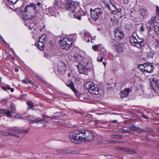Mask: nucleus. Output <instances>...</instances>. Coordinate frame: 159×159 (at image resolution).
I'll list each match as a JSON object with an SVG mask.
<instances>
[{
	"label": "nucleus",
	"instance_id": "f257e3e1",
	"mask_svg": "<svg viewBox=\"0 0 159 159\" xmlns=\"http://www.w3.org/2000/svg\"><path fill=\"white\" fill-rule=\"evenodd\" d=\"M42 6L41 3L39 2L36 4L33 3L27 4L24 9V11L22 12V18L25 20H29L35 17Z\"/></svg>",
	"mask_w": 159,
	"mask_h": 159
},
{
	"label": "nucleus",
	"instance_id": "f03ea898",
	"mask_svg": "<svg viewBox=\"0 0 159 159\" xmlns=\"http://www.w3.org/2000/svg\"><path fill=\"white\" fill-rule=\"evenodd\" d=\"M77 4L74 2L71 1H68L65 5L66 9L70 11L72 13L71 14L70 13V15L73 16V17L80 20L81 18L80 16H76L74 14V12L77 11Z\"/></svg>",
	"mask_w": 159,
	"mask_h": 159
},
{
	"label": "nucleus",
	"instance_id": "7ed1b4c3",
	"mask_svg": "<svg viewBox=\"0 0 159 159\" xmlns=\"http://www.w3.org/2000/svg\"><path fill=\"white\" fill-rule=\"evenodd\" d=\"M84 87L89 93L96 95L99 94L100 90L98 86L95 85L92 82L89 81L87 82L85 84Z\"/></svg>",
	"mask_w": 159,
	"mask_h": 159
},
{
	"label": "nucleus",
	"instance_id": "20e7f679",
	"mask_svg": "<svg viewBox=\"0 0 159 159\" xmlns=\"http://www.w3.org/2000/svg\"><path fill=\"white\" fill-rule=\"evenodd\" d=\"M77 67L79 72L81 74H87L88 70L90 68L89 62L88 60L85 61L79 62L78 65H75Z\"/></svg>",
	"mask_w": 159,
	"mask_h": 159
},
{
	"label": "nucleus",
	"instance_id": "39448f33",
	"mask_svg": "<svg viewBox=\"0 0 159 159\" xmlns=\"http://www.w3.org/2000/svg\"><path fill=\"white\" fill-rule=\"evenodd\" d=\"M130 41L132 45L135 46L139 48H142L144 45L143 40L136 37L133 35H131L130 38Z\"/></svg>",
	"mask_w": 159,
	"mask_h": 159
},
{
	"label": "nucleus",
	"instance_id": "423d86ee",
	"mask_svg": "<svg viewBox=\"0 0 159 159\" xmlns=\"http://www.w3.org/2000/svg\"><path fill=\"white\" fill-rule=\"evenodd\" d=\"M59 43L62 49L68 50L72 47V42L70 38H65L63 40H60Z\"/></svg>",
	"mask_w": 159,
	"mask_h": 159
},
{
	"label": "nucleus",
	"instance_id": "0eeeda50",
	"mask_svg": "<svg viewBox=\"0 0 159 159\" xmlns=\"http://www.w3.org/2000/svg\"><path fill=\"white\" fill-rule=\"evenodd\" d=\"M138 68L141 71H144L148 73H152L154 70V67L152 64L148 62L139 65Z\"/></svg>",
	"mask_w": 159,
	"mask_h": 159
},
{
	"label": "nucleus",
	"instance_id": "6e6552de",
	"mask_svg": "<svg viewBox=\"0 0 159 159\" xmlns=\"http://www.w3.org/2000/svg\"><path fill=\"white\" fill-rule=\"evenodd\" d=\"M60 7L58 6L57 3H54V7L48 8L46 10L47 13L48 15L56 16L59 14L57 10Z\"/></svg>",
	"mask_w": 159,
	"mask_h": 159
},
{
	"label": "nucleus",
	"instance_id": "1a4fd4ad",
	"mask_svg": "<svg viewBox=\"0 0 159 159\" xmlns=\"http://www.w3.org/2000/svg\"><path fill=\"white\" fill-rule=\"evenodd\" d=\"M157 16H153L151 17V19L149 20L146 24L147 29L148 33L151 31L153 28H154V24L156 22V19Z\"/></svg>",
	"mask_w": 159,
	"mask_h": 159
},
{
	"label": "nucleus",
	"instance_id": "9d476101",
	"mask_svg": "<svg viewBox=\"0 0 159 159\" xmlns=\"http://www.w3.org/2000/svg\"><path fill=\"white\" fill-rule=\"evenodd\" d=\"M91 17L95 20H97L99 16L102 13V10L100 8H97L94 10L90 9Z\"/></svg>",
	"mask_w": 159,
	"mask_h": 159
},
{
	"label": "nucleus",
	"instance_id": "9b49d317",
	"mask_svg": "<svg viewBox=\"0 0 159 159\" xmlns=\"http://www.w3.org/2000/svg\"><path fill=\"white\" fill-rule=\"evenodd\" d=\"M150 85L152 89L154 90L159 89V79L157 78L154 77L150 79Z\"/></svg>",
	"mask_w": 159,
	"mask_h": 159
},
{
	"label": "nucleus",
	"instance_id": "f8f14e48",
	"mask_svg": "<svg viewBox=\"0 0 159 159\" xmlns=\"http://www.w3.org/2000/svg\"><path fill=\"white\" fill-rule=\"evenodd\" d=\"M115 40L116 41H119L120 40L122 39L124 37V33L122 31L118 30L117 29H115L114 33Z\"/></svg>",
	"mask_w": 159,
	"mask_h": 159
},
{
	"label": "nucleus",
	"instance_id": "ddd939ff",
	"mask_svg": "<svg viewBox=\"0 0 159 159\" xmlns=\"http://www.w3.org/2000/svg\"><path fill=\"white\" fill-rule=\"evenodd\" d=\"M79 132L76 130L73 132L70 133L69 135V139L70 140L73 142L77 143L78 141V135Z\"/></svg>",
	"mask_w": 159,
	"mask_h": 159
},
{
	"label": "nucleus",
	"instance_id": "4468645a",
	"mask_svg": "<svg viewBox=\"0 0 159 159\" xmlns=\"http://www.w3.org/2000/svg\"><path fill=\"white\" fill-rule=\"evenodd\" d=\"M84 134L85 135L84 137V141H89L92 140L93 139V134L90 131L88 130H85Z\"/></svg>",
	"mask_w": 159,
	"mask_h": 159
},
{
	"label": "nucleus",
	"instance_id": "2eb2a0df",
	"mask_svg": "<svg viewBox=\"0 0 159 159\" xmlns=\"http://www.w3.org/2000/svg\"><path fill=\"white\" fill-rule=\"evenodd\" d=\"M31 119H32V117L30 120V122L31 123H39L41 121H42L43 122H44L45 123H46V122H48L44 118L41 119L40 118H34L33 119L31 120Z\"/></svg>",
	"mask_w": 159,
	"mask_h": 159
},
{
	"label": "nucleus",
	"instance_id": "dca6fc26",
	"mask_svg": "<svg viewBox=\"0 0 159 159\" xmlns=\"http://www.w3.org/2000/svg\"><path fill=\"white\" fill-rule=\"evenodd\" d=\"M139 14L143 18H145L148 14V11L145 8H140L139 10Z\"/></svg>",
	"mask_w": 159,
	"mask_h": 159
},
{
	"label": "nucleus",
	"instance_id": "f3484780",
	"mask_svg": "<svg viewBox=\"0 0 159 159\" xmlns=\"http://www.w3.org/2000/svg\"><path fill=\"white\" fill-rule=\"evenodd\" d=\"M79 132L78 135V140L79 141H84V136L85 134H84L85 130H77Z\"/></svg>",
	"mask_w": 159,
	"mask_h": 159
},
{
	"label": "nucleus",
	"instance_id": "a211bd4d",
	"mask_svg": "<svg viewBox=\"0 0 159 159\" xmlns=\"http://www.w3.org/2000/svg\"><path fill=\"white\" fill-rule=\"evenodd\" d=\"M66 84L67 87L70 88L75 93H77V90L75 87L73 83L71 80H70V82H66Z\"/></svg>",
	"mask_w": 159,
	"mask_h": 159
},
{
	"label": "nucleus",
	"instance_id": "6ab92c4d",
	"mask_svg": "<svg viewBox=\"0 0 159 159\" xmlns=\"http://www.w3.org/2000/svg\"><path fill=\"white\" fill-rule=\"evenodd\" d=\"M129 89H125L124 90L121 92L120 94V98H123L127 96L129 94Z\"/></svg>",
	"mask_w": 159,
	"mask_h": 159
},
{
	"label": "nucleus",
	"instance_id": "aec40b11",
	"mask_svg": "<svg viewBox=\"0 0 159 159\" xmlns=\"http://www.w3.org/2000/svg\"><path fill=\"white\" fill-rule=\"evenodd\" d=\"M0 113L5 114L8 117H11L12 116L11 111L8 110H0Z\"/></svg>",
	"mask_w": 159,
	"mask_h": 159
},
{
	"label": "nucleus",
	"instance_id": "412c9836",
	"mask_svg": "<svg viewBox=\"0 0 159 159\" xmlns=\"http://www.w3.org/2000/svg\"><path fill=\"white\" fill-rule=\"evenodd\" d=\"M115 48L116 51L118 53L121 52L123 51V46L119 43H117V44Z\"/></svg>",
	"mask_w": 159,
	"mask_h": 159
},
{
	"label": "nucleus",
	"instance_id": "4be33fe9",
	"mask_svg": "<svg viewBox=\"0 0 159 159\" xmlns=\"http://www.w3.org/2000/svg\"><path fill=\"white\" fill-rule=\"evenodd\" d=\"M154 29L155 32L157 34H159V23L157 22L154 24Z\"/></svg>",
	"mask_w": 159,
	"mask_h": 159
},
{
	"label": "nucleus",
	"instance_id": "5701e85b",
	"mask_svg": "<svg viewBox=\"0 0 159 159\" xmlns=\"http://www.w3.org/2000/svg\"><path fill=\"white\" fill-rule=\"evenodd\" d=\"M44 43L40 41V40H39V41L38 42V48L40 50H42L43 49V47L44 46Z\"/></svg>",
	"mask_w": 159,
	"mask_h": 159
},
{
	"label": "nucleus",
	"instance_id": "b1692460",
	"mask_svg": "<svg viewBox=\"0 0 159 159\" xmlns=\"http://www.w3.org/2000/svg\"><path fill=\"white\" fill-rule=\"evenodd\" d=\"M48 38L46 34H44L40 37L39 40H40V41H42L45 43L48 40Z\"/></svg>",
	"mask_w": 159,
	"mask_h": 159
},
{
	"label": "nucleus",
	"instance_id": "393cba45",
	"mask_svg": "<svg viewBox=\"0 0 159 159\" xmlns=\"http://www.w3.org/2000/svg\"><path fill=\"white\" fill-rule=\"evenodd\" d=\"M124 150L125 151L129 153H134L135 152L134 150L132 148H128L124 147Z\"/></svg>",
	"mask_w": 159,
	"mask_h": 159
},
{
	"label": "nucleus",
	"instance_id": "a878e982",
	"mask_svg": "<svg viewBox=\"0 0 159 159\" xmlns=\"http://www.w3.org/2000/svg\"><path fill=\"white\" fill-rule=\"evenodd\" d=\"M16 117L19 119H26L27 120H30V118H31V116H26L25 117H23L22 116H21L20 115H16Z\"/></svg>",
	"mask_w": 159,
	"mask_h": 159
},
{
	"label": "nucleus",
	"instance_id": "bb28decb",
	"mask_svg": "<svg viewBox=\"0 0 159 159\" xmlns=\"http://www.w3.org/2000/svg\"><path fill=\"white\" fill-rule=\"evenodd\" d=\"M56 152L58 153L61 154L62 153H70V152L69 150H59L56 151Z\"/></svg>",
	"mask_w": 159,
	"mask_h": 159
},
{
	"label": "nucleus",
	"instance_id": "cd10ccee",
	"mask_svg": "<svg viewBox=\"0 0 159 159\" xmlns=\"http://www.w3.org/2000/svg\"><path fill=\"white\" fill-rule=\"evenodd\" d=\"M17 133L20 134H26L28 132L26 129H17Z\"/></svg>",
	"mask_w": 159,
	"mask_h": 159
},
{
	"label": "nucleus",
	"instance_id": "c85d7f7f",
	"mask_svg": "<svg viewBox=\"0 0 159 159\" xmlns=\"http://www.w3.org/2000/svg\"><path fill=\"white\" fill-rule=\"evenodd\" d=\"M65 70L61 67H59L58 68V72L60 74L64 75Z\"/></svg>",
	"mask_w": 159,
	"mask_h": 159
},
{
	"label": "nucleus",
	"instance_id": "c756f323",
	"mask_svg": "<svg viewBox=\"0 0 159 159\" xmlns=\"http://www.w3.org/2000/svg\"><path fill=\"white\" fill-rule=\"evenodd\" d=\"M103 60V57L102 56H99L97 58V61L99 62H102L104 66H105L107 64V63H105V62L102 61Z\"/></svg>",
	"mask_w": 159,
	"mask_h": 159
},
{
	"label": "nucleus",
	"instance_id": "7c9ffc66",
	"mask_svg": "<svg viewBox=\"0 0 159 159\" xmlns=\"http://www.w3.org/2000/svg\"><path fill=\"white\" fill-rule=\"evenodd\" d=\"M26 103L30 109H32L33 107V104L31 101H28Z\"/></svg>",
	"mask_w": 159,
	"mask_h": 159
},
{
	"label": "nucleus",
	"instance_id": "2f4dec72",
	"mask_svg": "<svg viewBox=\"0 0 159 159\" xmlns=\"http://www.w3.org/2000/svg\"><path fill=\"white\" fill-rule=\"evenodd\" d=\"M116 42L115 40V41H114L113 40H111L110 41V45H111V46H114L115 48L116 47V46L117 44V42Z\"/></svg>",
	"mask_w": 159,
	"mask_h": 159
},
{
	"label": "nucleus",
	"instance_id": "473e14b6",
	"mask_svg": "<svg viewBox=\"0 0 159 159\" xmlns=\"http://www.w3.org/2000/svg\"><path fill=\"white\" fill-rule=\"evenodd\" d=\"M61 114L60 112H57L54 113L53 116V117H58L61 116Z\"/></svg>",
	"mask_w": 159,
	"mask_h": 159
},
{
	"label": "nucleus",
	"instance_id": "72a5a7b5",
	"mask_svg": "<svg viewBox=\"0 0 159 159\" xmlns=\"http://www.w3.org/2000/svg\"><path fill=\"white\" fill-rule=\"evenodd\" d=\"M7 131H11L14 133H17V129H12V128H9L6 129Z\"/></svg>",
	"mask_w": 159,
	"mask_h": 159
},
{
	"label": "nucleus",
	"instance_id": "f704fd0d",
	"mask_svg": "<svg viewBox=\"0 0 159 159\" xmlns=\"http://www.w3.org/2000/svg\"><path fill=\"white\" fill-rule=\"evenodd\" d=\"M92 48L93 50L95 51H98L99 49L98 46L97 45H95L94 46H93Z\"/></svg>",
	"mask_w": 159,
	"mask_h": 159
},
{
	"label": "nucleus",
	"instance_id": "c9c22d12",
	"mask_svg": "<svg viewBox=\"0 0 159 159\" xmlns=\"http://www.w3.org/2000/svg\"><path fill=\"white\" fill-rule=\"evenodd\" d=\"M11 4H15L19 0H7Z\"/></svg>",
	"mask_w": 159,
	"mask_h": 159
},
{
	"label": "nucleus",
	"instance_id": "e433bc0d",
	"mask_svg": "<svg viewBox=\"0 0 159 159\" xmlns=\"http://www.w3.org/2000/svg\"><path fill=\"white\" fill-rule=\"evenodd\" d=\"M156 15L159 17V7L157 6H156Z\"/></svg>",
	"mask_w": 159,
	"mask_h": 159
},
{
	"label": "nucleus",
	"instance_id": "4c0bfd02",
	"mask_svg": "<svg viewBox=\"0 0 159 159\" xmlns=\"http://www.w3.org/2000/svg\"><path fill=\"white\" fill-rule=\"evenodd\" d=\"M35 77L37 80L40 81L42 83H44V81L43 80V79L42 78H41L40 76L39 75H36L35 76Z\"/></svg>",
	"mask_w": 159,
	"mask_h": 159
},
{
	"label": "nucleus",
	"instance_id": "58836bf2",
	"mask_svg": "<svg viewBox=\"0 0 159 159\" xmlns=\"http://www.w3.org/2000/svg\"><path fill=\"white\" fill-rule=\"evenodd\" d=\"M148 57L152 58L153 57V54L151 52H149L148 53Z\"/></svg>",
	"mask_w": 159,
	"mask_h": 159
},
{
	"label": "nucleus",
	"instance_id": "ea45409f",
	"mask_svg": "<svg viewBox=\"0 0 159 159\" xmlns=\"http://www.w3.org/2000/svg\"><path fill=\"white\" fill-rule=\"evenodd\" d=\"M89 35V33L88 32H84V39L85 40H86V37H87V35Z\"/></svg>",
	"mask_w": 159,
	"mask_h": 159
},
{
	"label": "nucleus",
	"instance_id": "a19ab883",
	"mask_svg": "<svg viewBox=\"0 0 159 159\" xmlns=\"http://www.w3.org/2000/svg\"><path fill=\"white\" fill-rule=\"evenodd\" d=\"M6 145L3 142L0 143V148L5 147Z\"/></svg>",
	"mask_w": 159,
	"mask_h": 159
},
{
	"label": "nucleus",
	"instance_id": "79ce46f5",
	"mask_svg": "<svg viewBox=\"0 0 159 159\" xmlns=\"http://www.w3.org/2000/svg\"><path fill=\"white\" fill-rule=\"evenodd\" d=\"M110 9L111 11L114 12L115 11V10L116 9V8L115 6L112 5V7L111 8H110Z\"/></svg>",
	"mask_w": 159,
	"mask_h": 159
},
{
	"label": "nucleus",
	"instance_id": "37998d69",
	"mask_svg": "<svg viewBox=\"0 0 159 159\" xmlns=\"http://www.w3.org/2000/svg\"><path fill=\"white\" fill-rule=\"evenodd\" d=\"M85 117L87 118L91 119L92 117L93 116L90 114H87L85 116Z\"/></svg>",
	"mask_w": 159,
	"mask_h": 159
},
{
	"label": "nucleus",
	"instance_id": "c03bdc74",
	"mask_svg": "<svg viewBox=\"0 0 159 159\" xmlns=\"http://www.w3.org/2000/svg\"><path fill=\"white\" fill-rule=\"evenodd\" d=\"M140 30L142 32H143L144 31V28L143 25H142L140 27Z\"/></svg>",
	"mask_w": 159,
	"mask_h": 159
},
{
	"label": "nucleus",
	"instance_id": "a18cd8bd",
	"mask_svg": "<svg viewBox=\"0 0 159 159\" xmlns=\"http://www.w3.org/2000/svg\"><path fill=\"white\" fill-rule=\"evenodd\" d=\"M16 136V135L10 132H8V136Z\"/></svg>",
	"mask_w": 159,
	"mask_h": 159
},
{
	"label": "nucleus",
	"instance_id": "49530a36",
	"mask_svg": "<svg viewBox=\"0 0 159 159\" xmlns=\"http://www.w3.org/2000/svg\"><path fill=\"white\" fill-rule=\"evenodd\" d=\"M0 39L1 41H2L3 42L7 44V42L4 40L2 36L0 35Z\"/></svg>",
	"mask_w": 159,
	"mask_h": 159
},
{
	"label": "nucleus",
	"instance_id": "de8ad7c7",
	"mask_svg": "<svg viewBox=\"0 0 159 159\" xmlns=\"http://www.w3.org/2000/svg\"><path fill=\"white\" fill-rule=\"evenodd\" d=\"M142 117L146 119H148L149 118V117H148L146 115L144 114L142 115Z\"/></svg>",
	"mask_w": 159,
	"mask_h": 159
},
{
	"label": "nucleus",
	"instance_id": "09e8293b",
	"mask_svg": "<svg viewBox=\"0 0 159 159\" xmlns=\"http://www.w3.org/2000/svg\"><path fill=\"white\" fill-rule=\"evenodd\" d=\"M74 112L76 113H79L80 115H82V113L80 112L78 110H74Z\"/></svg>",
	"mask_w": 159,
	"mask_h": 159
},
{
	"label": "nucleus",
	"instance_id": "8fccbe9b",
	"mask_svg": "<svg viewBox=\"0 0 159 159\" xmlns=\"http://www.w3.org/2000/svg\"><path fill=\"white\" fill-rule=\"evenodd\" d=\"M4 134H3V135L8 136V132L5 131H4Z\"/></svg>",
	"mask_w": 159,
	"mask_h": 159
},
{
	"label": "nucleus",
	"instance_id": "3c124183",
	"mask_svg": "<svg viewBox=\"0 0 159 159\" xmlns=\"http://www.w3.org/2000/svg\"><path fill=\"white\" fill-rule=\"evenodd\" d=\"M123 3L125 4H127L128 3L129 0H123Z\"/></svg>",
	"mask_w": 159,
	"mask_h": 159
},
{
	"label": "nucleus",
	"instance_id": "603ef678",
	"mask_svg": "<svg viewBox=\"0 0 159 159\" xmlns=\"http://www.w3.org/2000/svg\"><path fill=\"white\" fill-rule=\"evenodd\" d=\"M90 36H91V35L89 33V35H87V37H88V38H90ZM86 41L87 42H89L90 41L89 39L88 38V40H86Z\"/></svg>",
	"mask_w": 159,
	"mask_h": 159
},
{
	"label": "nucleus",
	"instance_id": "864d4df0",
	"mask_svg": "<svg viewBox=\"0 0 159 159\" xmlns=\"http://www.w3.org/2000/svg\"><path fill=\"white\" fill-rule=\"evenodd\" d=\"M114 138L116 139H119L120 137L119 136L117 135H115Z\"/></svg>",
	"mask_w": 159,
	"mask_h": 159
},
{
	"label": "nucleus",
	"instance_id": "5fc2aeb1",
	"mask_svg": "<svg viewBox=\"0 0 159 159\" xmlns=\"http://www.w3.org/2000/svg\"><path fill=\"white\" fill-rule=\"evenodd\" d=\"M27 81L28 82H29L30 84H32V83H33L31 81H30V79L27 78Z\"/></svg>",
	"mask_w": 159,
	"mask_h": 159
},
{
	"label": "nucleus",
	"instance_id": "6e6d98bb",
	"mask_svg": "<svg viewBox=\"0 0 159 159\" xmlns=\"http://www.w3.org/2000/svg\"><path fill=\"white\" fill-rule=\"evenodd\" d=\"M4 131H0V135H3V134H4Z\"/></svg>",
	"mask_w": 159,
	"mask_h": 159
},
{
	"label": "nucleus",
	"instance_id": "4d7b16f0",
	"mask_svg": "<svg viewBox=\"0 0 159 159\" xmlns=\"http://www.w3.org/2000/svg\"><path fill=\"white\" fill-rule=\"evenodd\" d=\"M158 46H159V45L157 43H155V47L156 48H157L158 47Z\"/></svg>",
	"mask_w": 159,
	"mask_h": 159
},
{
	"label": "nucleus",
	"instance_id": "13d9d810",
	"mask_svg": "<svg viewBox=\"0 0 159 159\" xmlns=\"http://www.w3.org/2000/svg\"><path fill=\"white\" fill-rule=\"evenodd\" d=\"M14 70L16 72H18V70H18V68H16Z\"/></svg>",
	"mask_w": 159,
	"mask_h": 159
},
{
	"label": "nucleus",
	"instance_id": "bf43d9fd",
	"mask_svg": "<svg viewBox=\"0 0 159 159\" xmlns=\"http://www.w3.org/2000/svg\"><path fill=\"white\" fill-rule=\"evenodd\" d=\"M11 92H13L14 91V89L13 88H11Z\"/></svg>",
	"mask_w": 159,
	"mask_h": 159
},
{
	"label": "nucleus",
	"instance_id": "052dcab7",
	"mask_svg": "<svg viewBox=\"0 0 159 159\" xmlns=\"http://www.w3.org/2000/svg\"><path fill=\"white\" fill-rule=\"evenodd\" d=\"M130 129L131 130H132V131H135V130L134 129V128H131Z\"/></svg>",
	"mask_w": 159,
	"mask_h": 159
},
{
	"label": "nucleus",
	"instance_id": "680f3d73",
	"mask_svg": "<svg viewBox=\"0 0 159 159\" xmlns=\"http://www.w3.org/2000/svg\"><path fill=\"white\" fill-rule=\"evenodd\" d=\"M22 82H23V83H27V82H26V81L25 80H22Z\"/></svg>",
	"mask_w": 159,
	"mask_h": 159
},
{
	"label": "nucleus",
	"instance_id": "e2e57ef3",
	"mask_svg": "<svg viewBox=\"0 0 159 159\" xmlns=\"http://www.w3.org/2000/svg\"><path fill=\"white\" fill-rule=\"evenodd\" d=\"M129 131H128L127 130H124V132L125 133H129Z\"/></svg>",
	"mask_w": 159,
	"mask_h": 159
},
{
	"label": "nucleus",
	"instance_id": "0e129e2a",
	"mask_svg": "<svg viewBox=\"0 0 159 159\" xmlns=\"http://www.w3.org/2000/svg\"><path fill=\"white\" fill-rule=\"evenodd\" d=\"M68 76L69 77H70V73H68L67 74Z\"/></svg>",
	"mask_w": 159,
	"mask_h": 159
},
{
	"label": "nucleus",
	"instance_id": "69168bd1",
	"mask_svg": "<svg viewBox=\"0 0 159 159\" xmlns=\"http://www.w3.org/2000/svg\"><path fill=\"white\" fill-rule=\"evenodd\" d=\"M2 88L4 90H6V88L5 87H2Z\"/></svg>",
	"mask_w": 159,
	"mask_h": 159
},
{
	"label": "nucleus",
	"instance_id": "338daca9",
	"mask_svg": "<svg viewBox=\"0 0 159 159\" xmlns=\"http://www.w3.org/2000/svg\"><path fill=\"white\" fill-rule=\"evenodd\" d=\"M113 19H114V17H113V18H111V21H113Z\"/></svg>",
	"mask_w": 159,
	"mask_h": 159
},
{
	"label": "nucleus",
	"instance_id": "774afa93",
	"mask_svg": "<svg viewBox=\"0 0 159 159\" xmlns=\"http://www.w3.org/2000/svg\"><path fill=\"white\" fill-rule=\"evenodd\" d=\"M6 100V99L5 98H3V99H2V101H5V100Z\"/></svg>",
	"mask_w": 159,
	"mask_h": 159
}]
</instances>
